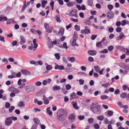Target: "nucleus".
Segmentation results:
<instances>
[{"label":"nucleus","mask_w":129,"mask_h":129,"mask_svg":"<svg viewBox=\"0 0 129 129\" xmlns=\"http://www.w3.org/2000/svg\"><path fill=\"white\" fill-rule=\"evenodd\" d=\"M116 30L117 32H119L121 31L122 28L121 27H118L117 28Z\"/></svg>","instance_id":"nucleus-53"},{"label":"nucleus","mask_w":129,"mask_h":129,"mask_svg":"<svg viewBox=\"0 0 129 129\" xmlns=\"http://www.w3.org/2000/svg\"><path fill=\"white\" fill-rule=\"evenodd\" d=\"M47 2L46 1H42L41 4V6L43 8H44L46 4H47Z\"/></svg>","instance_id":"nucleus-28"},{"label":"nucleus","mask_w":129,"mask_h":129,"mask_svg":"<svg viewBox=\"0 0 129 129\" xmlns=\"http://www.w3.org/2000/svg\"><path fill=\"white\" fill-rule=\"evenodd\" d=\"M107 17L109 19H111L114 17V13L111 11L109 12L107 14Z\"/></svg>","instance_id":"nucleus-9"},{"label":"nucleus","mask_w":129,"mask_h":129,"mask_svg":"<svg viewBox=\"0 0 129 129\" xmlns=\"http://www.w3.org/2000/svg\"><path fill=\"white\" fill-rule=\"evenodd\" d=\"M66 89L68 90H69L71 88V86L70 85L68 84L66 85Z\"/></svg>","instance_id":"nucleus-49"},{"label":"nucleus","mask_w":129,"mask_h":129,"mask_svg":"<svg viewBox=\"0 0 129 129\" xmlns=\"http://www.w3.org/2000/svg\"><path fill=\"white\" fill-rule=\"evenodd\" d=\"M93 119L92 118H90L88 119V121L89 123H91L93 121Z\"/></svg>","instance_id":"nucleus-57"},{"label":"nucleus","mask_w":129,"mask_h":129,"mask_svg":"<svg viewBox=\"0 0 129 129\" xmlns=\"http://www.w3.org/2000/svg\"><path fill=\"white\" fill-rule=\"evenodd\" d=\"M20 44H22L24 43L25 42L26 40L24 37L23 36H20Z\"/></svg>","instance_id":"nucleus-10"},{"label":"nucleus","mask_w":129,"mask_h":129,"mask_svg":"<svg viewBox=\"0 0 129 129\" xmlns=\"http://www.w3.org/2000/svg\"><path fill=\"white\" fill-rule=\"evenodd\" d=\"M10 106V104L8 102H6L5 105V107L6 108H9Z\"/></svg>","instance_id":"nucleus-48"},{"label":"nucleus","mask_w":129,"mask_h":129,"mask_svg":"<svg viewBox=\"0 0 129 129\" xmlns=\"http://www.w3.org/2000/svg\"><path fill=\"white\" fill-rule=\"evenodd\" d=\"M124 36V34L122 33H121L119 35V37H118L117 38V40H119L121 39Z\"/></svg>","instance_id":"nucleus-27"},{"label":"nucleus","mask_w":129,"mask_h":129,"mask_svg":"<svg viewBox=\"0 0 129 129\" xmlns=\"http://www.w3.org/2000/svg\"><path fill=\"white\" fill-rule=\"evenodd\" d=\"M94 128L96 129H98L100 128V126L98 124H95L94 125Z\"/></svg>","instance_id":"nucleus-56"},{"label":"nucleus","mask_w":129,"mask_h":129,"mask_svg":"<svg viewBox=\"0 0 129 129\" xmlns=\"http://www.w3.org/2000/svg\"><path fill=\"white\" fill-rule=\"evenodd\" d=\"M55 68L56 69H58L60 70H62L64 69V67L62 66H59L57 64H56L55 67Z\"/></svg>","instance_id":"nucleus-12"},{"label":"nucleus","mask_w":129,"mask_h":129,"mask_svg":"<svg viewBox=\"0 0 129 129\" xmlns=\"http://www.w3.org/2000/svg\"><path fill=\"white\" fill-rule=\"evenodd\" d=\"M54 55L57 59L59 60L60 59V56L58 53L55 54Z\"/></svg>","instance_id":"nucleus-41"},{"label":"nucleus","mask_w":129,"mask_h":129,"mask_svg":"<svg viewBox=\"0 0 129 129\" xmlns=\"http://www.w3.org/2000/svg\"><path fill=\"white\" fill-rule=\"evenodd\" d=\"M72 45L73 46H78V45L76 43V40L75 39H74L72 42Z\"/></svg>","instance_id":"nucleus-34"},{"label":"nucleus","mask_w":129,"mask_h":129,"mask_svg":"<svg viewBox=\"0 0 129 129\" xmlns=\"http://www.w3.org/2000/svg\"><path fill=\"white\" fill-rule=\"evenodd\" d=\"M42 83L40 81H37L35 83V85L37 86H39L41 85Z\"/></svg>","instance_id":"nucleus-61"},{"label":"nucleus","mask_w":129,"mask_h":129,"mask_svg":"<svg viewBox=\"0 0 129 129\" xmlns=\"http://www.w3.org/2000/svg\"><path fill=\"white\" fill-rule=\"evenodd\" d=\"M88 27L86 26L84 29H82L81 30V33L82 34H87L90 33V30L88 28Z\"/></svg>","instance_id":"nucleus-5"},{"label":"nucleus","mask_w":129,"mask_h":129,"mask_svg":"<svg viewBox=\"0 0 129 129\" xmlns=\"http://www.w3.org/2000/svg\"><path fill=\"white\" fill-rule=\"evenodd\" d=\"M60 42V41L59 40L58 43V46L59 47L61 48H64L66 49H67L68 48L67 46V44L66 43L64 42L63 44V45H60L59 44V43Z\"/></svg>","instance_id":"nucleus-8"},{"label":"nucleus","mask_w":129,"mask_h":129,"mask_svg":"<svg viewBox=\"0 0 129 129\" xmlns=\"http://www.w3.org/2000/svg\"><path fill=\"white\" fill-rule=\"evenodd\" d=\"M42 100L43 101V103L45 104H47L49 103V101L47 99V98L46 97L45 95H43Z\"/></svg>","instance_id":"nucleus-11"},{"label":"nucleus","mask_w":129,"mask_h":129,"mask_svg":"<svg viewBox=\"0 0 129 129\" xmlns=\"http://www.w3.org/2000/svg\"><path fill=\"white\" fill-rule=\"evenodd\" d=\"M50 108L48 107L47 108V112L49 114L50 116H51L52 115V112L50 110Z\"/></svg>","instance_id":"nucleus-23"},{"label":"nucleus","mask_w":129,"mask_h":129,"mask_svg":"<svg viewBox=\"0 0 129 129\" xmlns=\"http://www.w3.org/2000/svg\"><path fill=\"white\" fill-rule=\"evenodd\" d=\"M75 29L77 31H79L80 30L79 26H78L77 25H75L74 26Z\"/></svg>","instance_id":"nucleus-39"},{"label":"nucleus","mask_w":129,"mask_h":129,"mask_svg":"<svg viewBox=\"0 0 129 129\" xmlns=\"http://www.w3.org/2000/svg\"><path fill=\"white\" fill-rule=\"evenodd\" d=\"M97 119L99 120L102 121L103 120L104 118V117L103 115H101L98 116L97 117Z\"/></svg>","instance_id":"nucleus-32"},{"label":"nucleus","mask_w":129,"mask_h":129,"mask_svg":"<svg viewBox=\"0 0 129 129\" xmlns=\"http://www.w3.org/2000/svg\"><path fill=\"white\" fill-rule=\"evenodd\" d=\"M109 85V83H108L106 84H103L102 85L103 87L107 88L108 87Z\"/></svg>","instance_id":"nucleus-47"},{"label":"nucleus","mask_w":129,"mask_h":129,"mask_svg":"<svg viewBox=\"0 0 129 129\" xmlns=\"http://www.w3.org/2000/svg\"><path fill=\"white\" fill-rule=\"evenodd\" d=\"M60 89V88L59 86H57L56 85H54L53 87V89L54 90H59Z\"/></svg>","instance_id":"nucleus-25"},{"label":"nucleus","mask_w":129,"mask_h":129,"mask_svg":"<svg viewBox=\"0 0 129 129\" xmlns=\"http://www.w3.org/2000/svg\"><path fill=\"white\" fill-rule=\"evenodd\" d=\"M20 90L16 88H14L13 89V92L16 93H18L20 92Z\"/></svg>","instance_id":"nucleus-37"},{"label":"nucleus","mask_w":129,"mask_h":129,"mask_svg":"<svg viewBox=\"0 0 129 129\" xmlns=\"http://www.w3.org/2000/svg\"><path fill=\"white\" fill-rule=\"evenodd\" d=\"M79 84L80 85H83L84 84V81L82 79H80L79 80Z\"/></svg>","instance_id":"nucleus-62"},{"label":"nucleus","mask_w":129,"mask_h":129,"mask_svg":"<svg viewBox=\"0 0 129 129\" xmlns=\"http://www.w3.org/2000/svg\"><path fill=\"white\" fill-rule=\"evenodd\" d=\"M88 53L90 55L92 56L95 55L96 53V51L94 50H91L88 51Z\"/></svg>","instance_id":"nucleus-14"},{"label":"nucleus","mask_w":129,"mask_h":129,"mask_svg":"<svg viewBox=\"0 0 129 129\" xmlns=\"http://www.w3.org/2000/svg\"><path fill=\"white\" fill-rule=\"evenodd\" d=\"M108 52V51L106 49H105L103 50L100 51V52L102 53H107Z\"/></svg>","instance_id":"nucleus-46"},{"label":"nucleus","mask_w":129,"mask_h":129,"mask_svg":"<svg viewBox=\"0 0 129 129\" xmlns=\"http://www.w3.org/2000/svg\"><path fill=\"white\" fill-rule=\"evenodd\" d=\"M12 121L10 117H8L6 119L5 124L7 125H9L12 123Z\"/></svg>","instance_id":"nucleus-6"},{"label":"nucleus","mask_w":129,"mask_h":129,"mask_svg":"<svg viewBox=\"0 0 129 129\" xmlns=\"http://www.w3.org/2000/svg\"><path fill=\"white\" fill-rule=\"evenodd\" d=\"M94 68L95 71L97 72H98L100 70V69L98 66H95Z\"/></svg>","instance_id":"nucleus-35"},{"label":"nucleus","mask_w":129,"mask_h":129,"mask_svg":"<svg viewBox=\"0 0 129 129\" xmlns=\"http://www.w3.org/2000/svg\"><path fill=\"white\" fill-rule=\"evenodd\" d=\"M75 116L74 114H72L69 116V119L71 121H73V120L75 119Z\"/></svg>","instance_id":"nucleus-13"},{"label":"nucleus","mask_w":129,"mask_h":129,"mask_svg":"<svg viewBox=\"0 0 129 129\" xmlns=\"http://www.w3.org/2000/svg\"><path fill=\"white\" fill-rule=\"evenodd\" d=\"M11 120H12L13 121H15L17 120V117L14 116H11L10 117Z\"/></svg>","instance_id":"nucleus-55"},{"label":"nucleus","mask_w":129,"mask_h":129,"mask_svg":"<svg viewBox=\"0 0 129 129\" xmlns=\"http://www.w3.org/2000/svg\"><path fill=\"white\" fill-rule=\"evenodd\" d=\"M108 8L109 9L110 11L113 8V6L111 5H108Z\"/></svg>","instance_id":"nucleus-43"},{"label":"nucleus","mask_w":129,"mask_h":129,"mask_svg":"<svg viewBox=\"0 0 129 129\" xmlns=\"http://www.w3.org/2000/svg\"><path fill=\"white\" fill-rule=\"evenodd\" d=\"M45 65L46 66V69L47 70H50L52 69V67L51 66L48 65L47 63H46Z\"/></svg>","instance_id":"nucleus-26"},{"label":"nucleus","mask_w":129,"mask_h":129,"mask_svg":"<svg viewBox=\"0 0 129 129\" xmlns=\"http://www.w3.org/2000/svg\"><path fill=\"white\" fill-rule=\"evenodd\" d=\"M14 107L12 106L9 109V111L10 112H11L14 109Z\"/></svg>","instance_id":"nucleus-52"},{"label":"nucleus","mask_w":129,"mask_h":129,"mask_svg":"<svg viewBox=\"0 0 129 129\" xmlns=\"http://www.w3.org/2000/svg\"><path fill=\"white\" fill-rule=\"evenodd\" d=\"M18 106L20 107H23L25 106V104L24 102L23 101L19 102L18 104Z\"/></svg>","instance_id":"nucleus-19"},{"label":"nucleus","mask_w":129,"mask_h":129,"mask_svg":"<svg viewBox=\"0 0 129 129\" xmlns=\"http://www.w3.org/2000/svg\"><path fill=\"white\" fill-rule=\"evenodd\" d=\"M58 113L60 115L58 116V119L60 121H62L64 120L66 118L65 113L64 111L62 109L58 111Z\"/></svg>","instance_id":"nucleus-2"},{"label":"nucleus","mask_w":129,"mask_h":129,"mask_svg":"<svg viewBox=\"0 0 129 129\" xmlns=\"http://www.w3.org/2000/svg\"><path fill=\"white\" fill-rule=\"evenodd\" d=\"M108 115L110 116L113 115V111L111 110H109L107 111Z\"/></svg>","instance_id":"nucleus-36"},{"label":"nucleus","mask_w":129,"mask_h":129,"mask_svg":"<svg viewBox=\"0 0 129 129\" xmlns=\"http://www.w3.org/2000/svg\"><path fill=\"white\" fill-rule=\"evenodd\" d=\"M26 7V5L25 3H24L23 5V6L22 8L21 9V11H24L25 8Z\"/></svg>","instance_id":"nucleus-58"},{"label":"nucleus","mask_w":129,"mask_h":129,"mask_svg":"<svg viewBox=\"0 0 129 129\" xmlns=\"http://www.w3.org/2000/svg\"><path fill=\"white\" fill-rule=\"evenodd\" d=\"M44 25L46 28V31L48 33H51L52 30L49 28V25L48 24L44 23Z\"/></svg>","instance_id":"nucleus-7"},{"label":"nucleus","mask_w":129,"mask_h":129,"mask_svg":"<svg viewBox=\"0 0 129 129\" xmlns=\"http://www.w3.org/2000/svg\"><path fill=\"white\" fill-rule=\"evenodd\" d=\"M34 121V123L38 124L39 122L40 121L38 118H35L33 119Z\"/></svg>","instance_id":"nucleus-31"},{"label":"nucleus","mask_w":129,"mask_h":129,"mask_svg":"<svg viewBox=\"0 0 129 129\" xmlns=\"http://www.w3.org/2000/svg\"><path fill=\"white\" fill-rule=\"evenodd\" d=\"M120 96L122 98H125L126 97L127 93L126 92H123L120 95Z\"/></svg>","instance_id":"nucleus-33"},{"label":"nucleus","mask_w":129,"mask_h":129,"mask_svg":"<svg viewBox=\"0 0 129 129\" xmlns=\"http://www.w3.org/2000/svg\"><path fill=\"white\" fill-rule=\"evenodd\" d=\"M21 72L22 74L24 75H26L29 73V71L26 70H22Z\"/></svg>","instance_id":"nucleus-21"},{"label":"nucleus","mask_w":129,"mask_h":129,"mask_svg":"<svg viewBox=\"0 0 129 129\" xmlns=\"http://www.w3.org/2000/svg\"><path fill=\"white\" fill-rule=\"evenodd\" d=\"M17 43V42L16 41H13L12 43V45L13 46L16 45Z\"/></svg>","instance_id":"nucleus-59"},{"label":"nucleus","mask_w":129,"mask_h":129,"mask_svg":"<svg viewBox=\"0 0 129 129\" xmlns=\"http://www.w3.org/2000/svg\"><path fill=\"white\" fill-rule=\"evenodd\" d=\"M64 29L63 28H60L59 32L58 34L59 36H62L64 33Z\"/></svg>","instance_id":"nucleus-15"},{"label":"nucleus","mask_w":129,"mask_h":129,"mask_svg":"<svg viewBox=\"0 0 129 129\" xmlns=\"http://www.w3.org/2000/svg\"><path fill=\"white\" fill-rule=\"evenodd\" d=\"M7 20V18L5 16H0V21H6Z\"/></svg>","instance_id":"nucleus-22"},{"label":"nucleus","mask_w":129,"mask_h":129,"mask_svg":"<svg viewBox=\"0 0 129 129\" xmlns=\"http://www.w3.org/2000/svg\"><path fill=\"white\" fill-rule=\"evenodd\" d=\"M55 18L58 22H61V20L60 19V16L59 15L56 16H55Z\"/></svg>","instance_id":"nucleus-38"},{"label":"nucleus","mask_w":129,"mask_h":129,"mask_svg":"<svg viewBox=\"0 0 129 129\" xmlns=\"http://www.w3.org/2000/svg\"><path fill=\"white\" fill-rule=\"evenodd\" d=\"M123 51L125 52V54L126 55H129V50L127 49L123 48Z\"/></svg>","instance_id":"nucleus-29"},{"label":"nucleus","mask_w":129,"mask_h":129,"mask_svg":"<svg viewBox=\"0 0 129 129\" xmlns=\"http://www.w3.org/2000/svg\"><path fill=\"white\" fill-rule=\"evenodd\" d=\"M120 93V91L119 89H116L114 92V94H118Z\"/></svg>","instance_id":"nucleus-64"},{"label":"nucleus","mask_w":129,"mask_h":129,"mask_svg":"<svg viewBox=\"0 0 129 129\" xmlns=\"http://www.w3.org/2000/svg\"><path fill=\"white\" fill-rule=\"evenodd\" d=\"M24 89L27 92H30L34 91L35 89V87L34 86L29 85L25 86L24 87Z\"/></svg>","instance_id":"nucleus-3"},{"label":"nucleus","mask_w":129,"mask_h":129,"mask_svg":"<svg viewBox=\"0 0 129 129\" xmlns=\"http://www.w3.org/2000/svg\"><path fill=\"white\" fill-rule=\"evenodd\" d=\"M72 104L75 109H77L79 108L78 107L77 105V103L76 102L73 101L72 102Z\"/></svg>","instance_id":"nucleus-17"},{"label":"nucleus","mask_w":129,"mask_h":129,"mask_svg":"<svg viewBox=\"0 0 129 129\" xmlns=\"http://www.w3.org/2000/svg\"><path fill=\"white\" fill-rule=\"evenodd\" d=\"M104 122L106 124H109V122L108 121V120L107 118H106L104 120Z\"/></svg>","instance_id":"nucleus-60"},{"label":"nucleus","mask_w":129,"mask_h":129,"mask_svg":"<svg viewBox=\"0 0 129 129\" xmlns=\"http://www.w3.org/2000/svg\"><path fill=\"white\" fill-rule=\"evenodd\" d=\"M102 41H101L100 42L96 43V46L98 48L102 47Z\"/></svg>","instance_id":"nucleus-30"},{"label":"nucleus","mask_w":129,"mask_h":129,"mask_svg":"<svg viewBox=\"0 0 129 129\" xmlns=\"http://www.w3.org/2000/svg\"><path fill=\"white\" fill-rule=\"evenodd\" d=\"M54 2L53 1L51 2L50 3V5L51 7L52 10H53V9L54 5Z\"/></svg>","instance_id":"nucleus-44"},{"label":"nucleus","mask_w":129,"mask_h":129,"mask_svg":"<svg viewBox=\"0 0 129 129\" xmlns=\"http://www.w3.org/2000/svg\"><path fill=\"white\" fill-rule=\"evenodd\" d=\"M67 59L72 62H74L75 60V58L74 57H67Z\"/></svg>","instance_id":"nucleus-20"},{"label":"nucleus","mask_w":129,"mask_h":129,"mask_svg":"<svg viewBox=\"0 0 129 129\" xmlns=\"http://www.w3.org/2000/svg\"><path fill=\"white\" fill-rule=\"evenodd\" d=\"M48 47L50 48H52L53 47V45L52 44V43L51 42V40L49 38H48Z\"/></svg>","instance_id":"nucleus-16"},{"label":"nucleus","mask_w":129,"mask_h":129,"mask_svg":"<svg viewBox=\"0 0 129 129\" xmlns=\"http://www.w3.org/2000/svg\"><path fill=\"white\" fill-rule=\"evenodd\" d=\"M108 97V96H107L106 95H102L101 96V99L103 100H104L107 99Z\"/></svg>","instance_id":"nucleus-40"},{"label":"nucleus","mask_w":129,"mask_h":129,"mask_svg":"<svg viewBox=\"0 0 129 129\" xmlns=\"http://www.w3.org/2000/svg\"><path fill=\"white\" fill-rule=\"evenodd\" d=\"M121 22V25L123 26H124L126 24L129 23V22L128 21H126L125 20L122 21Z\"/></svg>","instance_id":"nucleus-24"},{"label":"nucleus","mask_w":129,"mask_h":129,"mask_svg":"<svg viewBox=\"0 0 129 129\" xmlns=\"http://www.w3.org/2000/svg\"><path fill=\"white\" fill-rule=\"evenodd\" d=\"M78 118L79 120H81L84 119L85 117L84 116L79 115L78 116Z\"/></svg>","instance_id":"nucleus-51"},{"label":"nucleus","mask_w":129,"mask_h":129,"mask_svg":"<svg viewBox=\"0 0 129 129\" xmlns=\"http://www.w3.org/2000/svg\"><path fill=\"white\" fill-rule=\"evenodd\" d=\"M69 14L71 16H75L78 18V15L77 14V11L76 9L72 10L69 13Z\"/></svg>","instance_id":"nucleus-4"},{"label":"nucleus","mask_w":129,"mask_h":129,"mask_svg":"<svg viewBox=\"0 0 129 129\" xmlns=\"http://www.w3.org/2000/svg\"><path fill=\"white\" fill-rule=\"evenodd\" d=\"M36 65H38L39 64L41 65H42L43 64V63L42 61L40 60L38 61H37L36 62Z\"/></svg>","instance_id":"nucleus-42"},{"label":"nucleus","mask_w":129,"mask_h":129,"mask_svg":"<svg viewBox=\"0 0 129 129\" xmlns=\"http://www.w3.org/2000/svg\"><path fill=\"white\" fill-rule=\"evenodd\" d=\"M114 47L113 46H110L108 48V49L109 51H111L113 49Z\"/></svg>","instance_id":"nucleus-54"},{"label":"nucleus","mask_w":129,"mask_h":129,"mask_svg":"<svg viewBox=\"0 0 129 129\" xmlns=\"http://www.w3.org/2000/svg\"><path fill=\"white\" fill-rule=\"evenodd\" d=\"M88 61L91 62H92L94 61V59L91 57H89L88 58Z\"/></svg>","instance_id":"nucleus-50"},{"label":"nucleus","mask_w":129,"mask_h":129,"mask_svg":"<svg viewBox=\"0 0 129 129\" xmlns=\"http://www.w3.org/2000/svg\"><path fill=\"white\" fill-rule=\"evenodd\" d=\"M38 125V124L34 123L31 128V129H36Z\"/></svg>","instance_id":"nucleus-45"},{"label":"nucleus","mask_w":129,"mask_h":129,"mask_svg":"<svg viewBox=\"0 0 129 129\" xmlns=\"http://www.w3.org/2000/svg\"><path fill=\"white\" fill-rule=\"evenodd\" d=\"M91 14L92 15H94L96 14V12L95 11L93 10L91 11Z\"/></svg>","instance_id":"nucleus-63"},{"label":"nucleus","mask_w":129,"mask_h":129,"mask_svg":"<svg viewBox=\"0 0 129 129\" xmlns=\"http://www.w3.org/2000/svg\"><path fill=\"white\" fill-rule=\"evenodd\" d=\"M76 96L77 95L76 93L74 92H73L71 94L70 99L72 100L76 98Z\"/></svg>","instance_id":"nucleus-18"},{"label":"nucleus","mask_w":129,"mask_h":129,"mask_svg":"<svg viewBox=\"0 0 129 129\" xmlns=\"http://www.w3.org/2000/svg\"><path fill=\"white\" fill-rule=\"evenodd\" d=\"M90 108L94 113L99 114L101 111V106L97 103H92L90 106Z\"/></svg>","instance_id":"nucleus-1"}]
</instances>
